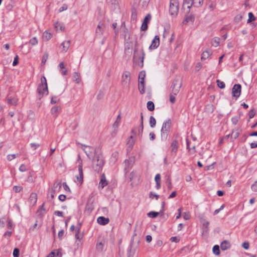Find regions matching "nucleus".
Here are the masks:
<instances>
[{"mask_svg":"<svg viewBox=\"0 0 257 257\" xmlns=\"http://www.w3.org/2000/svg\"><path fill=\"white\" fill-rule=\"evenodd\" d=\"M60 109V107L57 106H55L51 108V113L54 117H56L58 116Z\"/></svg>","mask_w":257,"mask_h":257,"instance_id":"obj_28","label":"nucleus"},{"mask_svg":"<svg viewBox=\"0 0 257 257\" xmlns=\"http://www.w3.org/2000/svg\"><path fill=\"white\" fill-rule=\"evenodd\" d=\"M59 71L63 75H66L68 74L67 70L64 66V62H62L59 64Z\"/></svg>","mask_w":257,"mask_h":257,"instance_id":"obj_24","label":"nucleus"},{"mask_svg":"<svg viewBox=\"0 0 257 257\" xmlns=\"http://www.w3.org/2000/svg\"><path fill=\"white\" fill-rule=\"evenodd\" d=\"M146 77V73L145 71H142L140 72L139 75V83H142L144 82V79Z\"/></svg>","mask_w":257,"mask_h":257,"instance_id":"obj_32","label":"nucleus"},{"mask_svg":"<svg viewBox=\"0 0 257 257\" xmlns=\"http://www.w3.org/2000/svg\"><path fill=\"white\" fill-rule=\"evenodd\" d=\"M109 219L103 216H100L97 218V221L100 225H104L108 223Z\"/></svg>","mask_w":257,"mask_h":257,"instance_id":"obj_20","label":"nucleus"},{"mask_svg":"<svg viewBox=\"0 0 257 257\" xmlns=\"http://www.w3.org/2000/svg\"><path fill=\"white\" fill-rule=\"evenodd\" d=\"M54 27L55 29V30L57 32H63L65 30V26L63 23L59 22H56L54 24Z\"/></svg>","mask_w":257,"mask_h":257,"instance_id":"obj_16","label":"nucleus"},{"mask_svg":"<svg viewBox=\"0 0 257 257\" xmlns=\"http://www.w3.org/2000/svg\"><path fill=\"white\" fill-rule=\"evenodd\" d=\"M120 119H121L120 115L119 114L117 116V118H116L115 121H114V122L113 123V124L112 125V131L111 133L112 137L115 136V135L118 131V128L120 124Z\"/></svg>","mask_w":257,"mask_h":257,"instance_id":"obj_9","label":"nucleus"},{"mask_svg":"<svg viewBox=\"0 0 257 257\" xmlns=\"http://www.w3.org/2000/svg\"><path fill=\"white\" fill-rule=\"evenodd\" d=\"M149 122H150V126L151 127H154L156 125V120L153 116H151L150 117Z\"/></svg>","mask_w":257,"mask_h":257,"instance_id":"obj_40","label":"nucleus"},{"mask_svg":"<svg viewBox=\"0 0 257 257\" xmlns=\"http://www.w3.org/2000/svg\"><path fill=\"white\" fill-rule=\"evenodd\" d=\"M147 108L150 111H153L154 110V104L152 101H149L147 104Z\"/></svg>","mask_w":257,"mask_h":257,"instance_id":"obj_38","label":"nucleus"},{"mask_svg":"<svg viewBox=\"0 0 257 257\" xmlns=\"http://www.w3.org/2000/svg\"><path fill=\"white\" fill-rule=\"evenodd\" d=\"M175 95H174L173 93H170V101L172 103H174L175 102V101H176V98L175 96Z\"/></svg>","mask_w":257,"mask_h":257,"instance_id":"obj_52","label":"nucleus"},{"mask_svg":"<svg viewBox=\"0 0 257 257\" xmlns=\"http://www.w3.org/2000/svg\"><path fill=\"white\" fill-rule=\"evenodd\" d=\"M38 40L36 37H34L30 40L29 43L32 46L36 45L38 44Z\"/></svg>","mask_w":257,"mask_h":257,"instance_id":"obj_41","label":"nucleus"},{"mask_svg":"<svg viewBox=\"0 0 257 257\" xmlns=\"http://www.w3.org/2000/svg\"><path fill=\"white\" fill-rule=\"evenodd\" d=\"M19 249L17 248H15L13 251V255L14 257H19Z\"/></svg>","mask_w":257,"mask_h":257,"instance_id":"obj_56","label":"nucleus"},{"mask_svg":"<svg viewBox=\"0 0 257 257\" xmlns=\"http://www.w3.org/2000/svg\"><path fill=\"white\" fill-rule=\"evenodd\" d=\"M183 218L185 220H188L190 218V214L188 212H185L183 214Z\"/></svg>","mask_w":257,"mask_h":257,"instance_id":"obj_61","label":"nucleus"},{"mask_svg":"<svg viewBox=\"0 0 257 257\" xmlns=\"http://www.w3.org/2000/svg\"><path fill=\"white\" fill-rule=\"evenodd\" d=\"M30 146L34 150H36L40 146V144L38 143H31Z\"/></svg>","mask_w":257,"mask_h":257,"instance_id":"obj_60","label":"nucleus"},{"mask_svg":"<svg viewBox=\"0 0 257 257\" xmlns=\"http://www.w3.org/2000/svg\"><path fill=\"white\" fill-rule=\"evenodd\" d=\"M143 128L144 127L142 121L141 124L137 128L132 130V133L139 137L141 136L143 132Z\"/></svg>","mask_w":257,"mask_h":257,"instance_id":"obj_18","label":"nucleus"},{"mask_svg":"<svg viewBox=\"0 0 257 257\" xmlns=\"http://www.w3.org/2000/svg\"><path fill=\"white\" fill-rule=\"evenodd\" d=\"M150 198H151V199H153L154 197H155L156 199L157 200L159 198V195L153 193V192H151L150 193Z\"/></svg>","mask_w":257,"mask_h":257,"instance_id":"obj_62","label":"nucleus"},{"mask_svg":"<svg viewBox=\"0 0 257 257\" xmlns=\"http://www.w3.org/2000/svg\"><path fill=\"white\" fill-rule=\"evenodd\" d=\"M220 43V38L218 37L214 38L211 41V44L214 47H217L219 46Z\"/></svg>","mask_w":257,"mask_h":257,"instance_id":"obj_34","label":"nucleus"},{"mask_svg":"<svg viewBox=\"0 0 257 257\" xmlns=\"http://www.w3.org/2000/svg\"><path fill=\"white\" fill-rule=\"evenodd\" d=\"M42 37L44 40L47 41L51 39L52 34L48 31H46L43 33Z\"/></svg>","mask_w":257,"mask_h":257,"instance_id":"obj_26","label":"nucleus"},{"mask_svg":"<svg viewBox=\"0 0 257 257\" xmlns=\"http://www.w3.org/2000/svg\"><path fill=\"white\" fill-rule=\"evenodd\" d=\"M248 17H249V19L247 21V22H250L252 21H254L255 20V18L253 16V15L251 13H248Z\"/></svg>","mask_w":257,"mask_h":257,"instance_id":"obj_54","label":"nucleus"},{"mask_svg":"<svg viewBox=\"0 0 257 257\" xmlns=\"http://www.w3.org/2000/svg\"><path fill=\"white\" fill-rule=\"evenodd\" d=\"M105 27L104 24L99 23L97 25L95 31L96 36L98 37H100L103 34L105 30Z\"/></svg>","mask_w":257,"mask_h":257,"instance_id":"obj_14","label":"nucleus"},{"mask_svg":"<svg viewBox=\"0 0 257 257\" xmlns=\"http://www.w3.org/2000/svg\"><path fill=\"white\" fill-rule=\"evenodd\" d=\"M151 15L150 14H148L145 18L143 23L148 24V23L150 21L151 19Z\"/></svg>","mask_w":257,"mask_h":257,"instance_id":"obj_46","label":"nucleus"},{"mask_svg":"<svg viewBox=\"0 0 257 257\" xmlns=\"http://www.w3.org/2000/svg\"><path fill=\"white\" fill-rule=\"evenodd\" d=\"M50 255L54 257L56 256L57 257H61L62 256V250L60 249H55L50 253Z\"/></svg>","mask_w":257,"mask_h":257,"instance_id":"obj_25","label":"nucleus"},{"mask_svg":"<svg viewBox=\"0 0 257 257\" xmlns=\"http://www.w3.org/2000/svg\"><path fill=\"white\" fill-rule=\"evenodd\" d=\"M178 143L176 140H174L171 143V152L172 153H176L177 152L178 147Z\"/></svg>","mask_w":257,"mask_h":257,"instance_id":"obj_27","label":"nucleus"},{"mask_svg":"<svg viewBox=\"0 0 257 257\" xmlns=\"http://www.w3.org/2000/svg\"><path fill=\"white\" fill-rule=\"evenodd\" d=\"M61 187V184L60 182L55 183L53 186L48 190L47 197L48 199H53L56 192H58Z\"/></svg>","mask_w":257,"mask_h":257,"instance_id":"obj_5","label":"nucleus"},{"mask_svg":"<svg viewBox=\"0 0 257 257\" xmlns=\"http://www.w3.org/2000/svg\"><path fill=\"white\" fill-rule=\"evenodd\" d=\"M145 54L143 49L139 50L135 49L134 53V63L136 66L142 67L144 65V60Z\"/></svg>","mask_w":257,"mask_h":257,"instance_id":"obj_1","label":"nucleus"},{"mask_svg":"<svg viewBox=\"0 0 257 257\" xmlns=\"http://www.w3.org/2000/svg\"><path fill=\"white\" fill-rule=\"evenodd\" d=\"M73 77L74 81L76 83L78 84L80 83V75L78 73L74 72L73 73Z\"/></svg>","mask_w":257,"mask_h":257,"instance_id":"obj_37","label":"nucleus"},{"mask_svg":"<svg viewBox=\"0 0 257 257\" xmlns=\"http://www.w3.org/2000/svg\"><path fill=\"white\" fill-rule=\"evenodd\" d=\"M241 131V130L240 128L233 130L231 134V138L233 140L236 139L239 136Z\"/></svg>","mask_w":257,"mask_h":257,"instance_id":"obj_23","label":"nucleus"},{"mask_svg":"<svg viewBox=\"0 0 257 257\" xmlns=\"http://www.w3.org/2000/svg\"><path fill=\"white\" fill-rule=\"evenodd\" d=\"M216 82L217 84V86L220 88L223 89L224 88H225V83L223 81H221L219 80H217Z\"/></svg>","mask_w":257,"mask_h":257,"instance_id":"obj_44","label":"nucleus"},{"mask_svg":"<svg viewBox=\"0 0 257 257\" xmlns=\"http://www.w3.org/2000/svg\"><path fill=\"white\" fill-rule=\"evenodd\" d=\"M159 213L155 211H151L147 214L148 217L151 218H156L159 215Z\"/></svg>","mask_w":257,"mask_h":257,"instance_id":"obj_39","label":"nucleus"},{"mask_svg":"<svg viewBox=\"0 0 257 257\" xmlns=\"http://www.w3.org/2000/svg\"><path fill=\"white\" fill-rule=\"evenodd\" d=\"M70 45V41L69 40L67 41H64L63 42L60 46V47L61 48V51L62 52H66L69 49V48Z\"/></svg>","mask_w":257,"mask_h":257,"instance_id":"obj_17","label":"nucleus"},{"mask_svg":"<svg viewBox=\"0 0 257 257\" xmlns=\"http://www.w3.org/2000/svg\"><path fill=\"white\" fill-rule=\"evenodd\" d=\"M171 121L170 119H168L163 123L161 129V138L162 139H167L171 127Z\"/></svg>","mask_w":257,"mask_h":257,"instance_id":"obj_6","label":"nucleus"},{"mask_svg":"<svg viewBox=\"0 0 257 257\" xmlns=\"http://www.w3.org/2000/svg\"><path fill=\"white\" fill-rule=\"evenodd\" d=\"M107 181H106L105 176L103 174L101 176L100 180L99 183V188L103 189L105 186H106L107 185Z\"/></svg>","mask_w":257,"mask_h":257,"instance_id":"obj_19","label":"nucleus"},{"mask_svg":"<svg viewBox=\"0 0 257 257\" xmlns=\"http://www.w3.org/2000/svg\"><path fill=\"white\" fill-rule=\"evenodd\" d=\"M134 143H135V140L133 136H131V137L130 138V139L128 141V144L130 146H133L134 144Z\"/></svg>","mask_w":257,"mask_h":257,"instance_id":"obj_58","label":"nucleus"},{"mask_svg":"<svg viewBox=\"0 0 257 257\" xmlns=\"http://www.w3.org/2000/svg\"><path fill=\"white\" fill-rule=\"evenodd\" d=\"M48 58V54L47 53H45L42 57V64H45L46 62L47 61Z\"/></svg>","mask_w":257,"mask_h":257,"instance_id":"obj_50","label":"nucleus"},{"mask_svg":"<svg viewBox=\"0 0 257 257\" xmlns=\"http://www.w3.org/2000/svg\"><path fill=\"white\" fill-rule=\"evenodd\" d=\"M203 3V0H192L193 5L196 7H199L201 6Z\"/></svg>","mask_w":257,"mask_h":257,"instance_id":"obj_36","label":"nucleus"},{"mask_svg":"<svg viewBox=\"0 0 257 257\" xmlns=\"http://www.w3.org/2000/svg\"><path fill=\"white\" fill-rule=\"evenodd\" d=\"M150 0H135V4L141 7H146L148 6Z\"/></svg>","mask_w":257,"mask_h":257,"instance_id":"obj_21","label":"nucleus"},{"mask_svg":"<svg viewBox=\"0 0 257 257\" xmlns=\"http://www.w3.org/2000/svg\"><path fill=\"white\" fill-rule=\"evenodd\" d=\"M213 252L216 255L219 254V247L217 245H215L213 247Z\"/></svg>","mask_w":257,"mask_h":257,"instance_id":"obj_43","label":"nucleus"},{"mask_svg":"<svg viewBox=\"0 0 257 257\" xmlns=\"http://www.w3.org/2000/svg\"><path fill=\"white\" fill-rule=\"evenodd\" d=\"M22 189V187H21L20 186H15L13 187V190L16 192H19L21 191Z\"/></svg>","mask_w":257,"mask_h":257,"instance_id":"obj_55","label":"nucleus"},{"mask_svg":"<svg viewBox=\"0 0 257 257\" xmlns=\"http://www.w3.org/2000/svg\"><path fill=\"white\" fill-rule=\"evenodd\" d=\"M160 44V38L158 36H156L152 41L149 48L150 49H156Z\"/></svg>","mask_w":257,"mask_h":257,"instance_id":"obj_15","label":"nucleus"},{"mask_svg":"<svg viewBox=\"0 0 257 257\" xmlns=\"http://www.w3.org/2000/svg\"><path fill=\"white\" fill-rule=\"evenodd\" d=\"M79 174L76 176L77 182L80 184L83 182V169H82V161L80 159V163L78 165Z\"/></svg>","mask_w":257,"mask_h":257,"instance_id":"obj_11","label":"nucleus"},{"mask_svg":"<svg viewBox=\"0 0 257 257\" xmlns=\"http://www.w3.org/2000/svg\"><path fill=\"white\" fill-rule=\"evenodd\" d=\"M187 147L190 154L193 155L196 152L195 146H193L192 147H191L190 142L188 141H187Z\"/></svg>","mask_w":257,"mask_h":257,"instance_id":"obj_29","label":"nucleus"},{"mask_svg":"<svg viewBox=\"0 0 257 257\" xmlns=\"http://www.w3.org/2000/svg\"><path fill=\"white\" fill-rule=\"evenodd\" d=\"M170 240L172 242L177 243V242H179V241L180 240V237L179 236L171 237L170 238Z\"/></svg>","mask_w":257,"mask_h":257,"instance_id":"obj_47","label":"nucleus"},{"mask_svg":"<svg viewBox=\"0 0 257 257\" xmlns=\"http://www.w3.org/2000/svg\"><path fill=\"white\" fill-rule=\"evenodd\" d=\"M80 147L84 151L87 156L89 158H91L93 154H95V155L97 154L95 150L90 146L81 144Z\"/></svg>","mask_w":257,"mask_h":257,"instance_id":"obj_8","label":"nucleus"},{"mask_svg":"<svg viewBox=\"0 0 257 257\" xmlns=\"http://www.w3.org/2000/svg\"><path fill=\"white\" fill-rule=\"evenodd\" d=\"M96 248L97 250H98L99 251H102V249H103V244L102 242H98L97 244H96Z\"/></svg>","mask_w":257,"mask_h":257,"instance_id":"obj_51","label":"nucleus"},{"mask_svg":"<svg viewBox=\"0 0 257 257\" xmlns=\"http://www.w3.org/2000/svg\"><path fill=\"white\" fill-rule=\"evenodd\" d=\"M131 74L128 71H125L121 77V83L124 86H127L130 81Z\"/></svg>","mask_w":257,"mask_h":257,"instance_id":"obj_10","label":"nucleus"},{"mask_svg":"<svg viewBox=\"0 0 257 257\" xmlns=\"http://www.w3.org/2000/svg\"><path fill=\"white\" fill-rule=\"evenodd\" d=\"M58 99L56 96H53L51 98V103L53 104L56 103L58 101Z\"/></svg>","mask_w":257,"mask_h":257,"instance_id":"obj_64","label":"nucleus"},{"mask_svg":"<svg viewBox=\"0 0 257 257\" xmlns=\"http://www.w3.org/2000/svg\"><path fill=\"white\" fill-rule=\"evenodd\" d=\"M106 1L108 4L111 5V6H115V5H117V3H118L117 0H106Z\"/></svg>","mask_w":257,"mask_h":257,"instance_id":"obj_49","label":"nucleus"},{"mask_svg":"<svg viewBox=\"0 0 257 257\" xmlns=\"http://www.w3.org/2000/svg\"><path fill=\"white\" fill-rule=\"evenodd\" d=\"M179 9L178 0H170L169 6V14L172 16L178 15Z\"/></svg>","mask_w":257,"mask_h":257,"instance_id":"obj_4","label":"nucleus"},{"mask_svg":"<svg viewBox=\"0 0 257 257\" xmlns=\"http://www.w3.org/2000/svg\"><path fill=\"white\" fill-rule=\"evenodd\" d=\"M156 183L161 182V175L160 174H157L155 177Z\"/></svg>","mask_w":257,"mask_h":257,"instance_id":"obj_59","label":"nucleus"},{"mask_svg":"<svg viewBox=\"0 0 257 257\" xmlns=\"http://www.w3.org/2000/svg\"><path fill=\"white\" fill-rule=\"evenodd\" d=\"M18 99L15 97H9L8 98V102L9 104L13 105H17L18 104Z\"/></svg>","mask_w":257,"mask_h":257,"instance_id":"obj_31","label":"nucleus"},{"mask_svg":"<svg viewBox=\"0 0 257 257\" xmlns=\"http://www.w3.org/2000/svg\"><path fill=\"white\" fill-rule=\"evenodd\" d=\"M37 92L40 98L42 97L45 95H47L48 93L46 79L44 76L41 78V83L38 87Z\"/></svg>","mask_w":257,"mask_h":257,"instance_id":"obj_3","label":"nucleus"},{"mask_svg":"<svg viewBox=\"0 0 257 257\" xmlns=\"http://www.w3.org/2000/svg\"><path fill=\"white\" fill-rule=\"evenodd\" d=\"M251 189L253 192H257V181H255L251 186Z\"/></svg>","mask_w":257,"mask_h":257,"instance_id":"obj_53","label":"nucleus"},{"mask_svg":"<svg viewBox=\"0 0 257 257\" xmlns=\"http://www.w3.org/2000/svg\"><path fill=\"white\" fill-rule=\"evenodd\" d=\"M139 90L141 94H144L145 92V82L138 84Z\"/></svg>","mask_w":257,"mask_h":257,"instance_id":"obj_35","label":"nucleus"},{"mask_svg":"<svg viewBox=\"0 0 257 257\" xmlns=\"http://www.w3.org/2000/svg\"><path fill=\"white\" fill-rule=\"evenodd\" d=\"M37 201V195L35 193H32L30 195L29 201L31 205H34Z\"/></svg>","mask_w":257,"mask_h":257,"instance_id":"obj_22","label":"nucleus"},{"mask_svg":"<svg viewBox=\"0 0 257 257\" xmlns=\"http://www.w3.org/2000/svg\"><path fill=\"white\" fill-rule=\"evenodd\" d=\"M104 165V161L101 154H96L92 160V167L94 171L99 172Z\"/></svg>","mask_w":257,"mask_h":257,"instance_id":"obj_2","label":"nucleus"},{"mask_svg":"<svg viewBox=\"0 0 257 257\" xmlns=\"http://www.w3.org/2000/svg\"><path fill=\"white\" fill-rule=\"evenodd\" d=\"M80 231V226L77 228V232L75 234V237L77 239L81 240L82 238L83 235L79 233Z\"/></svg>","mask_w":257,"mask_h":257,"instance_id":"obj_42","label":"nucleus"},{"mask_svg":"<svg viewBox=\"0 0 257 257\" xmlns=\"http://www.w3.org/2000/svg\"><path fill=\"white\" fill-rule=\"evenodd\" d=\"M230 247V243L227 241H223L220 245V248L222 250H226Z\"/></svg>","mask_w":257,"mask_h":257,"instance_id":"obj_33","label":"nucleus"},{"mask_svg":"<svg viewBox=\"0 0 257 257\" xmlns=\"http://www.w3.org/2000/svg\"><path fill=\"white\" fill-rule=\"evenodd\" d=\"M241 93V85L240 84H235L232 90V94L233 97H238Z\"/></svg>","mask_w":257,"mask_h":257,"instance_id":"obj_13","label":"nucleus"},{"mask_svg":"<svg viewBox=\"0 0 257 257\" xmlns=\"http://www.w3.org/2000/svg\"><path fill=\"white\" fill-rule=\"evenodd\" d=\"M255 112L253 109H251L249 111L248 113V116L250 118H252L255 115Z\"/></svg>","mask_w":257,"mask_h":257,"instance_id":"obj_57","label":"nucleus"},{"mask_svg":"<svg viewBox=\"0 0 257 257\" xmlns=\"http://www.w3.org/2000/svg\"><path fill=\"white\" fill-rule=\"evenodd\" d=\"M192 5V0H184L183 8H187L189 11Z\"/></svg>","mask_w":257,"mask_h":257,"instance_id":"obj_30","label":"nucleus"},{"mask_svg":"<svg viewBox=\"0 0 257 257\" xmlns=\"http://www.w3.org/2000/svg\"><path fill=\"white\" fill-rule=\"evenodd\" d=\"M210 55V53L208 51H205L203 52L202 54L201 59H207L209 56Z\"/></svg>","mask_w":257,"mask_h":257,"instance_id":"obj_45","label":"nucleus"},{"mask_svg":"<svg viewBox=\"0 0 257 257\" xmlns=\"http://www.w3.org/2000/svg\"><path fill=\"white\" fill-rule=\"evenodd\" d=\"M239 118H240L239 116H235L232 117L231 119L232 123L234 125H236L237 123V122H238Z\"/></svg>","mask_w":257,"mask_h":257,"instance_id":"obj_48","label":"nucleus"},{"mask_svg":"<svg viewBox=\"0 0 257 257\" xmlns=\"http://www.w3.org/2000/svg\"><path fill=\"white\" fill-rule=\"evenodd\" d=\"M224 207V205H222L221 206V207H220V208L219 209H216L213 214L214 215H216L217 214H218L221 210H222Z\"/></svg>","mask_w":257,"mask_h":257,"instance_id":"obj_63","label":"nucleus"},{"mask_svg":"<svg viewBox=\"0 0 257 257\" xmlns=\"http://www.w3.org/2000/svg\"><path fill=\"white\" fill-rule=\"evenodd\" d=\"M135 162V158L134 157L132 156L128 159L124 161V168L127 171H128L132 167Z\"/></svg>","mask_w":257,"mask_h":257,"instance_id":"obj_12","label":"nucleus"},{"mask_svg":"<svg viewBox=\"0 0 257 257\" xmlns=\"http://www.w3.org/2000/svg\"><path fill=\"white\" fill-rule=\"evenodd\" d=\"M182 82L179 79H175L173 81L171 86V93L177 95L179 92L180 89L182 86Z\"/></svg>","mask_w":257,"mask_h":257,"instance_id":"obj_7","label":"nucleus"}]
</instances>
